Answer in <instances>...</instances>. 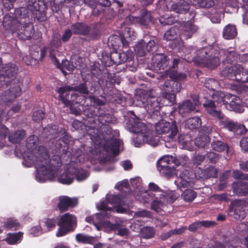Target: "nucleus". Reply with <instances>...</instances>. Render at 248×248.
Instances as JSON below:
<instances>
[{
  "instance_id": "obj_1",
  "label": "nucleus",
  "mask_w": 248,
  "mask_h": 248,
  "mask_svg": "<svg viewBox=\"0 0 248 248\" xmlns=\"http://www.w3.org/2000/svg\"><path fill=\"white\" fill-rule=\"evenodd\" d=\"M188 49L190 51V57L188 56V53L185 56L184 59L186 62H194L209 69H214L219 65L221 61L220 55L223 57L224 65L229 64L236 65L238 63L239 54L233 48L219 50L217 47L208 46L197 49V47L192 46Z\"/></svg>"
},
{
  "instance_id": "obj_2",
  "label": "nucleus",
  "mask_w": 248,
  "mask_h": 248,
  "mask_svg": "<svg viewBox=\"0 0 248 248\" xmlns=\"http://www.w3.org/2000/svg\"><path fill=\"white\" fill-rule=\"evenodd\" d=\"M38 155L37 157L36 164L37 166L36 179L39 182L52 180L54 179L62 165V161L59 155H54L50 159L49 155L44 146H39Z\"/></svg>"
},
{
  "instance_id": "obj_3",
  "label": "nucleus",
  "mask_w": 248,
  "mask_h": 248,
  "mask_svg": "<svg viewBox=\"0 0 248 248\" xmlns=\"http://www.w3.org/2000/svg\"><path fill=\"white\" fill-rule=\"evenodd\" d=\"M88 115L91 119L88 121L87 125L89 129L87 133L91 136L90 139L92 140H94L98 137V129L104 128L103 126H106L105 128L107 129V135L111 133V128L108 125L113 124L116 120L113 114L97 108L96 110H91Z\"/></svg>"
},
{
  "instance_id": "obj_4",
  "label": "nucleus",
  "mask_w": 248,
  "mask_h": 248,
  "mask_svg": "<svg viewBox=\"0 0 248 248\" xmlns=\"http://www.w3.org/2000/svg\"><path fill=\"white\" fill-rule=\"evenodd\" d=\"M218 97L216 101L218 103H223L226 107L237 113H242L244 109L242 105V100L239 97L228 93L225 94L222 92H217L213 95V98L216 99V97Z\"/></svg>"
},
{
  "instance_id": "obj_5",
  "label": "nucleus",
  "mask_w": 248,
  "mask_h": 248,
  "mask_svg": "<svg viewBox=\"0 0 248 248\" xmlns=\"http://www.w3.org/2000/svg\"><path fill=\"white\" fill-rule=\"evenodd\" d=\"M57 225L59 227L56 232L57 237H62L68 233L74 231L77 226V218L76 217L66 213L58 218Z\"/></svg>"
},
{
  "instance_id": "obj_6",
  "label": "nucleus",
  "mask_w": 248,
  "mask_h": 248,
  "mask_svg": "<svg viewBox=\"0 0 248 248\" xmlns=\"http://www.w3.org/2000/svg\"><path fill=\"white\" fill-rule=\"evenodd\" d=\"M18 71V67L15 63L8 62L3 64L0 72V81L6 84V87L14 83L19 85V80L16 78Z\"/></svg>"
},
{
  "instance_id": "obj_7",
  "label": "nucleus",
  "mask_w": 248,
  "mask_h": 248,
  "mask_svg": "<svg viewBox=\"0 0 248 248\" xmlns=\"http://www.w3.org/2000/svg\"><path fill=\"white\" fill-rule=\"evenodd\" d=\"M170 79H167L163 84H160V88L162 91L179 93L182 88L181 83L179 81L186 78L185 74L172 72L169 74Z\"/></svg>"
},
{
  "instance_id": "obj_8",
  "label": "nucleus",
  "mask_w": 248,
  "mask_h": 248,
  "mask_svg": "<svg viewBox=\"0 0 248 248\" xmlns=\"http://www.w3.org/2000/svg\"><path fill=\"white\" fill-rule=\"evenodd\" d=\"M191 0H165L162 4V9L165 10L172 11L183 14L190 9Z\"/></svg>"
},
{
  "instance_id": "obj_9",
  "label": "nucleus",
  "mask_w": 248,
  "mask_h": 248,
  "mask_svg": "<svg viewBox=\"0 0 248 248\" xmlns=\"http://www.w3.org/2000/svg\"><path fill=\"white\" fill-rule=\"evenodd\" d=\"M248 205V198L236 199L231 202L228 215L236 220H242L245 217L244 207Z\"/></svg>"
},
{
  "instance_id": "obj_10",
  "label": "nucleus",
  "mask_w": 248,
  "mask_h": 248,
  "mask_svg": "<svg viewBox=\"0 0 248 248\" xmlns=\"http://www.w3.org/2000/svg\"><path fill=\"white\" fill-rule=\"evenodd\" d=\"M155 130L157 134L170 132L168 137L173 139L178 133V127L175 121H172L170 124L164 120H161L156 124Z\"/></svg>"
},
{
  "instance_id": "obj_11",
  "label": "nucleus",
  "mask_w": 248,
  "mask_h": 248,
  "mask_svg": "<svg viewBox=\"0 0 248 248\" xmlns=\"http://www.w3.org/2000/svg\"><path fill=\"white\" fill-rule=\"evenodd\" d=\"M150 91L142 90L140 95V100L145 104V107L150 110V113H154L155 111H159L160 108L159 103L156 97L150 95Z\"/></svg>"
},
{
  "instance_id": "obj_12",
  "label": "nucleus",
  "mask_w": 248,
  "mask_h": 248,
  "mask_svg": "<svg viewBox=\"0 0 248 248\" xmlns=\"http://www.w3.org/2000/svg\"><path fill=\"white\" fill-rule=\"evenodd\" d=\"M97 84V82H96L95 79L87 80L78 85L74 86V92L85 95L93 94L99 91V87Z\"/></svg>"
},
{
  "instance_id": "obj_13",
  "label": "nucleus",
  "mask_w": 248,
  "mask_h": 248,
  "mask_svg": "<svg viewBox=\"0 0 248 248\" xmlns=\"http://www.w3.org/2000/svg\"><path fill=\"white\" fill-rule=\"evenodd\" d=\"M113 64L119 65L125 62H131L134 59V54L131 50L126 52L114 51L110 53Z\"/></svg>"
},
{
  "instance_id": "obj_14",
  "label": "nucleus",
  "mask_w": 248,
  "mask_h": 248,
  "mask_svg": "<svg viewBox=\"0 0 248 248\" xmlns=\"http://www.w3.org/2000/svg\"><path fill=\"white\" fill-rule=\"evenodd\" d=\"M9 85L10 88L4 91L1 95V100L5 103H12L21 93L20 85L16 84Z\"/></svg>"
},
{
  "instance_id": "obj_15",
  "label": "nucleus",
  "mask_w": 248,
  "mask_h": 248,
  "mask_svg": "<svg viewBox=\"0 0 248 248\" xmlns=\"http://www.w3.org/2000/svg\"><path fill=\"white\" fill-rule=\"evenodd\" d=\"M193 101L187 99L179 105V113L182 117L188 116L191 112L196 110V106L198 107L201 104L198 97H195Z\"/></svg>"
},
{
  "instance_id": "obj_16",
  "label": "nucleus",
  "mask_w": 248,
  "mask_h": 248,
  "mask_svg": "<svg viewBox=\"0 0 248 248\" xmlns=\"http://www.w3.org/2000/svg\"><path fill=\"white\" fill-rule=\"evenodd\" d=\"M77 204L78 201L76 199L71 198L67 196H61L59 197L57 208L60 213H62L75 207Z\"/></svg>"
},
{
  "instance_id": "obj_17",
  "label": "nucleus",
  "mask_w": 248,
  "mask_h": 248,
  "mask_svg": "<svg viewBox=\"0 0 248 248\" xmlns=\"http://www.w3.org/2000/svg\"><path fill=\"white\" fill-rule=\"evenodd\" d=\"M207 113L215 119H220L223 117V113L219 109H217L215 101L210 99H206L202 104Z\"/></svg>"
},
{
  "instance_id": "obj_18",
  "label": "nucleus",
  "mask_w": 248,
  "mask_h": 248,
  "mask_svg": "<svg viewBox=\"0 0 248 248\" xmlns=\"http://www.w3.org/2000/svg\"><path fill=\"white\" fill-rule=\"evenodd\" d=\"M126 126L127 130L130 132L138 134L139 135H144L146 132V125L141 122L135 120L133 118L129 119L126 124Z\"/></svg>"
},
{
  "instance_id": "obj_19",
  "label": "nucleus",
  "mask_w": 248,
  "mask_h": 248,
  "mask_svg": "<svg viewBox=\"0 0 248 248\" xmlns=\"http://www.w3.org/2000/svg\"><path fill=\"white\" fill-rule=\"evenodd\" d=\"M169 63V58L163 53H156L152 58V66L156 70L164 69Z\"/></svg>"
},
{
  "instance_id": "obj_20",
  "label": "nucleus",
  "mask_w": 248,
  "mask_h": 248,
  "mask_svg": "<svg viewBox=\"0 0 248 248\" xmlns=\"http://www.w3.org/2000/svg\"><path fill=\"white\" fill-rule=\"evenodd\" d=\"M217 120L219 121L218 126L220 128L226 129L233 132L235 135H239V124L237 122H234L231 119L226 117L224 114L222 119Z\"/></svg>"
},
{
  "instance_id": "obj_21",
  "label": "nucleus",
  "mask_w": 248,
  "mask_h": 248,
  "mask_svg": "<svg viewBox=\"0 0 248 248\" xmlns=\"http://www.w3.org/2000/svg\"><path fill=\"white\" fill-rule=\"evenodd\" d=\"M149 34H145L142 38L147 49V52L153 53L155 52L158 47V39L155 35H151V31H148Z\"/></svg>"
},
{
  "instance_id": "obj_22",
  "label": "nucleus",
  "mask_w": 248,
  "mask_h": 248,
  "mask_svg": "<svg viewBox=\"0 0 248 248\" xmlns=\"http://www.w3.org/2000/svg\"><path fill=\"white\" fill-rule=\"evenodd\" d=\"M199 27L190 22L185 23L183 30L180 34L181 40H187L192 38L198 31Z\"/></svg>"
},
{
  "instance_id": "obj_23",
  "label": "nucleus",
  "mask_w": 248,
  "mask_h": 248,
  "mask_svg": "<svg viewBox=\"0 0 248 248\" xmlns=\"http://www.w3.org/2000/svg\"><path fill=\"white\" fill-rule=\"evenodd\" d=\"M16 31L19 39L23 40H30L34 33V27L29 23L22 24Z\"/></svg>"
},
{
  "instance_id": "obj_24",
  "label": "nucleus",
  "mask_w": 248,
  "mask_h": 248,
  "mask_svg": "<svg viewBox=\"0 0 248 248\" xmlns=\"http://www.w3.org/2000/svg\"><path fill=\"white\" fill-rule=\"evenodd\" d=\"M2 25L3 29L12 33H14L20 28L18 21L9 15H6L3 18Z\"/></svg>"
},
{
  "instance_id": "obj_25",
  "label": "nucleus",
  "mask_w": 248,
  "mask_h": 248,
  "mask_svg": "<svg viewBox=\"0 0 248 248\" xmlns=\"http://www.w3.org/2000/svg\"><path fill=\"white\" fill-rule=\"evenodd\" d=\"M15 19L17 20L20 26L22 24H26L30 22L29 16V10L26 7H19L14 10Z\"/></svg>"
},
{
  "instance_id": "obj_26",
  "label": "nucleus",
  "mask_w": 248,
  "mask_h": 248,
  "mask_svg": "<svg viewBox=\"0 0 248 248\" xmlns=\"http://www.w3.org/2000/svg\"><path fill=\"white\" fill-rule=\"evenodd\" d=\"M232 192L238 196L248 195V182L243 181L233 182L232 184Z\"/></svg>"
},
{
  "instance_id": "obj_27",
  "label": "nucleus",
  "mask_w": 248,
  "mask_h": 248,
  "mask_svg": "<svg viewBox=\"0 0 248 248\" xmlns=\"http://www.w3.org/2000/svg\"><path fill=\"white\" fill-rule=\"evenodd\" d=\"M74 169L70 165L67 170L58 176V181L62 184L70 185L74 180Z\"/></svg>"
},
{
  "instance_id": "obj_28",
  "label": "nucleus",
  "mask_w": 248,
  "mask_h": 248,
  "mask_svg": "<svg viewBox=\"0 0 248 248\" xmlns=\"http://www.w3.org/2000/svg\"><path fill=\"white\" fill-rule=\"evenodd\" d=\"M175 164L180 165L181 162L178 158L172 156H166L160 158L157 162V170L162 168H165Z\"/></svg>"
},
{
  "instance_id": "obj_29",
  "label": "nucleus",
  "mask_w": 248,
  "mask_h": 248,
  "mask_svg": "<svg viewBox=\"0 0 248 248\" xmlns=\"http://www.w3.org/2000/svg\"><path fill=\"white\" fill-rule=\"evenodd\" d=\"M74 34L86 36L89 32V25L83 22H77L71 25Z\"/></svg>"
},
{
  "instance_id": "obj_30",
  "label": "nucleus",
  "mask_w": 248,
  "mask_h": 248,
  "mask_svg": "<svg viewBox=\"0 0 248 248\" xmlns=\"http://www.w3.org/2000/svg\"><path fill=\"white\" fill-rule=\"evenodd\" d=\"M222 71L221 72L220 74L222 76L227 78L235 80L236 74L239 71V67L236 65H224Z\"/></svg>"
},
{
  "instance_id": "obj_31",
  "label": "nucleus",
  "mask_w": 248,
  "mask_h": 248,
  "mask_svg": "<svg viewBox=\"0 0 248 248\" xmlns=\"http://www.w3.org/2000/svg\"><path fill=\"white\" fill-rule=\"evenodd\" d=\"M138 137L139 139L142 138L143 142L153 146H156L159 141V137L154 135L153 132L151 131H146L144 135H138Z\"/></svg>"
},
{
  "instance_id": "obj_32",
  "label": "nucleus",
  "mask_w": 248,
  "mask_h": 248,
  "mask_svg": "<svg viewBox=\"0 0 248 248\" xmlns=\"http://www.w3.org/2000/svg\"><path fill=\"white\" fill-rule=\"evenodd\" d=\"M237 34L236 26L234 25L228 24L223 29L222 36L225 39H232L236 37Z\"/></svg>"
},
{
  "instance_id": "obj_33",
  "label": "nucleus",
  "mask_w": 248,
  "mask_h": 248,
  "mask_svg": "<svg viewBox=\"0 0 248 248\" xmlns=\"http://www.w3.org/2000/svg\"><path fill=\"white\" fill-rule=\"evenodd\" d=\"M58 130L57 125L51 124L44 128V132L46 138L56 139L59 136Z\"/></svg>"
},
{
  "instance_id": "obj_34",
  "label": "nucleus",
  "mask_w": 248,
  "mask_h": 248,
  "mask_svg": "<svg viewBox=\"0 0 248 248\" xmlns=\"http://www.w3.org/2000/svg\"><path fill=\"white\" fill-rule=\"evenodd\" d=\"M115 83L116 80H107V79H104V83L102 85L99 84V88L100 87L105 94L111 96L116 92L115 88Z\"/></svg>"
},
{
  "instance_id": "obj_35",
  "label": "nucleus",
  "mask_w": 248,
  "mask_h": 248,
  "mask_svg": "<svg viewBox=\"0 0 248 248\" xmlns=\"http://www.w3.org/2000/svg\"><path fill=\"white\" fill-rule=\"evenodd\" d=\"M137 21L142 26L147 27L151 21V13L146 9L140 11V16L137 18Z\"/></svg>"
},
{
  "instance_id": "obj_36",
  "label": "nucleus",
  "mask_w": 248,
  "mask_h": 248,
  "mask_svg": "<svg viewBox=\"0 0 248 248\" xmlns=\"http://www.w3.org/2000/svg\"><path fill=\"white\" fill-rule=\"evenodd\" d=\"M51 60L54 65L58 69H64L67 71L72 72L75 68L73 62L66 59L62 60L61 63L60 62L56 57Z\"/></svg>"
},
{
  "instance_id": "obj_37",
  "label": "nucleus",
  "mask_w": 248,
  "mask_h": 248,
  "mask_svg": "<svg viewBox=\"0 0 248 248\" xmlns=\"http://www.w3.org/2000/svg\"><path fill=\"white\" fill-rule=\"evenodd\" d=\"M101 24L94 22L89 25V32L88 36L92 40L97 39L101 34Z\"/></svg>"
},
{
  "instance_id": "obj_38",
  "label": "nucleus",
  "mask_w": 248,
  "mask_h": 248,
  "mask_svg": "<svg viewBox=\"0 0 248 248\" xmlns=\"http://www.w3.org/2000/svg\"><path fill=\"white\" fill-rule=\"evenodd\" d=\"M62 40L57 36H53L49 43V53L50 58L52 59L55 58L57 49L61 45Z\"/></svg>"
},
{
  "instance_id": "obj_39",
  "label": "nucleus",
  "mask_w": 248,
  "mask_h": 248,
  "mask_svg": "<svg viewBox=\"0 0 248 248\" xmlns=\"http://www.w3.org/2000/svg\"><path fill=\"white\" fill-rule=\"evenodd\" d=\"M180 33L179 27L174 26L165 32L164 35V39L166 41L178 39V37L180 36Z\"/></svg>"
},
{
  "instance_id": "obj_40",
  "label": "nucleus",
  "mask_w": 248,
  "mask_h": 248,
  "mask_svg": "<svg viewBox=\"0 0 248 248\" xmlns=\"http://www.w3.org/2000/svg\"><path fill=\"white\" fill-rule=\"evenodd\" d=\"M26 0H25L26 1ZM27 7L29 11L32 14L43 9V2L40 0H29L26 1Z\"/></svg>"
},
{
  "instance_id": "obj_41",
  "label": "nucleus",
  "mask_w": 248,
  "mask_h": 248,
  "mask_svg": "<svg viewBox=\"0 0 248 248\" xmlns=\"http://www.w3.org/2000/svg\"><path fill=\"white\" fill-rule=\"evenodd\" d=\"M78 97V95L75 93L72 92L70 94H67L66 97L64 96H62V98L59 99L62 103L66 107H71L75 103H77V100Z\"/></svg>"
},
{
  "instance_id": "obj_42",
  "label": "nucleus",
  "mask_w": 248,
  "mask_h": 248,
  "mask_svg": "<svg viewBox=\"0 0 248 248\" xmlns=\"http://www.w3.org/2000/svg\"><path fill=\"white\" fill-rule=\"evenodd\" d=\"M211 147L213 150L218 152H228L229 148L227 143L221 140H213L211 142Z\"/></svg>"
},
{
  "instance_id": "obj_43",
  "label": "nucleus",
  "mask_w": 248,
  "mask_h": 248,
  "mask_svg": "<svg viewBox=\"0 0 248 248\" xmlns=\"http://www.w3.org/2000/svg\"><path fill=\"white\" fill-rule=\"evenodd\" d=\"M26 131L24 130H18L9 135V140L12 143H19L25 136Z\"/></svg>"
},
{
  "instance_id": "obj_44",
  "label": "nucleus",
  "mask_w": 248,
  "mask_h": 248,
  "mask_svg": "<svg viewBox=\"0 0 248 248\" xmlns=\"http://www.w3.org/2000/svg\"><path fill=\"white\" fill-rule=\"evenodd\" d=\"M210 142V138L206 135H201L197 137L195 140V144L199 148H205L208 146Z\"/></svg>"
},
{
  "instance_id": "obj_45",
  "label": "nucleus",
  "mask_w": 248,
  "mask_h": 248,
  "mask_svg": "<svg viewBox=\"0 0 248 248\" xmlns=\"http://www.w3.org/2000/svg\"><path fill=\"white\" fill-rule=\"evenodd\" d=\"M186 124L189 129H196L201 127L202 120L199 117H191L187 120Z\"/></svg>"
},
{
  "instance_id": "obj_46",
  "label": "nucleus",
  "mask_w": 248,
  "mask_h": 248,
  "mask_svg": "<svg viewBox=\"0 0 248 248\" xmlns=\"http://www.w3.org/2000/svg\"><path fill=\"white\" fill-rule=\"evenodd\" d=\"M47 50V47L44 46L39 49L33 50L31 53L32 59L37 61H42L45 58Z\"/></svg>"
},
{
  "instance_id": "obj_47",
  "label": "nucleus",
  "mask_w": 248,
  "mask_h": 248,
  "mask_svg": "<svg viewBox=\"0 0 248 248\" xmlns=\"http://www.w3.org/2000/svg\"><path fill=\"white\" fill-rule=\"evenodd\" d=\"M235 76V81L240 83L248 82V69L239 67V71Z\"/></svg>"
},
{
  "instance_id": "obj_48",
  "label": "nucleus",
  "mask_w": 248,
  "mask_h": 248,
  "mask_svg": "<svg viewBox=\"0 0 248 248\" xmlns=\"http://www.w3.org/2000/svg\"><path fill=\"white\" fill-rule=\"evenodd\" d=\"M179 165L174 164L173 166H168L165 168L159 169L158 170L162 176L169 178L175 174L176 167Z\"/></svg>"
},
{
  "instance_id": "obj_49",
  "label": "nucleus",
  "mask_w": 248,
  "mask_h": 248,
  "mask_svg": "<svg viewBox=\"0 0 248 248\" xmlns=\"http://www.w3.org/2000/svg\"><path fill=\"white\" fill-rule=\"evenodd\" d=\"M149 188L150 192L156 194V198L164 199L165 198V192L154 183L151 182L149 183Z\"/></svg>"
},
{
  "instance_id": "obj_50",
  "label": "nucleus",
  "mask_w": 248,
  "mask_h": 248,
  "mask_svg": "<svg viewBox=\"0 0 248 248\" xmlns=\"http://www.w3.org/2000/svg\"><path fill=\"white\" fill-rule=\"evenodd\" d=\"M38 141V138L37 136L33 135L30 136L26 140V147L28 152H32V150L36 148Z\"/></svg>"
},
{
  "instance_id": "obj_51",
  "label": "nucleus",
  "mask_w": 248,
  "mask_h": 248,
  "mask_svg": "<svg viewBox=\"0 0 248 248\" xmlns=\"http://www.w3.org/2000/svg\"><path fill=\"white\" fill-rule=\"evenodd\" d=\"M108 144L110 151L114 155H117L119 154L121 144L119 140L111 138L108 142Z\"/></svg>"
},
{
  "instance_id": "obj_52",
  "label": "nucleus",
  "mask_w": 248,
  "mask_h": 248,
  "mask_svg": "<svg viewBox=\"0 0 248 248\" xmlns=\"http://www.w3.org/2000/svg\"><path fill=\"white\" fill-rule=\"evenodd\" d=\"M76 240L77 242L83 243L93 244L94 240V238L82 233H78L76 235Z\"/></svg>"
},
{
  "instance_id": "obj_53",
  "label": "nucleus",
  "mask_w": 248,
  "mask_h": 248,
  "mask_svg": "<svg viewBox=\"0 0 248 248\" xmlns=\"http://www.w3.org/2000/svg\"><path fill=\"white\" fill-rule=\"evenodd\" d=\"M192 4L198 5L202 8H210L215 5L214 0H191Z\"/></svg>"
},
{
  "instance_id": "obj_54",
  "label": "nucleus",
  "mask_w": 248,
  "mask_h": 248,
  "mask_svg": "<svg viewBox=\"0 0 248 248\" xmlns=\"http://www.w3.org/2000/svg\"><path fill=\"white\" fill-rule=\"evenodd\" d=\"M91 74L93 76L96 78L98 80H96L97 82V86L99 87V84H103L104 79L102 78V71L99 67L96 66H93L92 67Z\"/></svg>"
},
{
  "instance_id": "obj_55",
  "label": "nucleus",
  "mask_w": 248,
  "mask_h": 248,
  "mask_svg": "<svg viewBox=\"0 0 248 248\" xmlns=\"http://www.w3.org/2000/svg\"><path fill=\"white\" fill-rule=\"evenodd\" d=\"M174 93L169 92L167 91H163L161 93V96L164 99L168 101L167 105L171 106L174 104L176 101V93Z\"/></svg>"
},
{
  "instance_id": "obj_56",
  "label": "nucleus",
  "mask_w": 248,
  "mask_h": 248,
  "mask_svg": "<svg viewBox=\"0 0 248 248\" xmlns=\"http://www.w3.org/2000/svg\"><path fill=\"white\" fill-rule=\"evenodd\" d=\"M71 91L74 92V86L67 85L60 87L56 90V92L59 94V99L62 98V95L64 96V97H66L67 94H70L71 93Z\"/></svg>"
},
{
  "instance_id": "obj_57",
  "label": "nucleus",
  "mask_w": 248,
  "mask_h": 248,
  "mask_svg": "<svg viewBox=\"0 0 248 248\" xmlns=\"http://www.w3.org/2000/svg\"><path fill=\"white\" fill-rule=\"evenodd\" d=\"M58 217H54L53 218H45L42 223H44L43 225L46 227L47 231L49 232L55 228L56 224L58 223Z\"/></svg>"
},
{
  "instance_id": "obj_58",
  "label": "nucleus",
  "mask_w": 248,
  "mask_h": 248,
  "mask_svg": "<svg viewBox=\"0 0 248 248\" xmlns=\"http://www.w3.org/2000/svg\"><path fill=\"white\" fill-rule=\"evenodd\" d=\"M135 51L137 56L139 57H143L146 55L147 49L142 39L136 45Z\"/></svg>"
},
{
  "instance_id": "obj_59",
  "label": "nucleus",
  "mask_w": 248,
  "mask_h": 248,
  "mask_svg": "<svg viewBox=\"0 0 248 248\" xmlns=\"http://www.w3.org/2000/svg\"><path fill=\"white\" fill-rule=\"evenodd\" d=\"M205 161L208 164H216L219 158V155L214 152H208L205 155Z\"/></svg>"
},
{
  "instance_id": "obj_60",
  "label": "nucleus",
  "mask_w": 248,
  "mask_h": 248,
  "mask_svg": "<svg viewBox=\"0 0 248 248\" xmlns=\"http://www.w3.org/2000/svg\"><path fill=\"white\" fill-rule=\"evenodd\" d=\"M23 234V232H21L10 234L9 236L6 238V241L10 245H14L18 241H20Z\"/></svg>"
},
{
  "instance_id": "obj_61",
  "label": "nucleus",
  "mask_w": 248,
  "mask_h": 248,
  "mask_svg": "<svg viewBox=\"0 0 248 248\" xmlns=\"http://www.w3.org/2000/svg\"><path fill=\"white\" fill-rule=\"evenodd\" d=\"M176 21L174 17L166 15L161 16L159 18V23L163 26L171 25Z\"/></svg>"
},
{
  "instance_id": "obj_62",
  "label": "nucleus",
  "mask_w": 248,
  "mask_h": 248,
  "mask_svg": "<svg viewBox=\"0 0 248 248\" xmlns=\"http://www.w3.org/2000/svg\"><path fill=\"white\" fill-rule=\"evenodd\" d=\"M87 98L90 100L91 102V106H93L95 108L94 109L96 110L97 107H100L105 105L106 102L98 97L94 95H90Z\"/></svg>"
},
{
  "instance_id": "obj_63",
  "label": "nucleus",
  "mask_w": 248,
  "mask_h": 248,
  "mask_svg": "<svg viewBox=\"0 0 248 248\" xmlns=\"http://www.w3.org/2000/svg\"><path fill=\"white\" fill-rule=\"evenodd\" d=\"M239 7V2L237 0H231L225 8V11L230 13H235L238 11Z\"/></svg>"
},
{
  "instance_id": "obj_64",
  "label": "nucleus",
  "mask_w": 248,
  "mask_h": 248,
  "mask_svg": "<svg viewBox=\"0 0 248 248\" xmlns=\"http://www.w3.org/2000/svg\"><path fill=\"white\" fill-rule=\"evenodd\" d=\"M183 199L186 202H192L197 196V193L190 189H186L183 194Z\"/></svg>"
}]
</instances>
